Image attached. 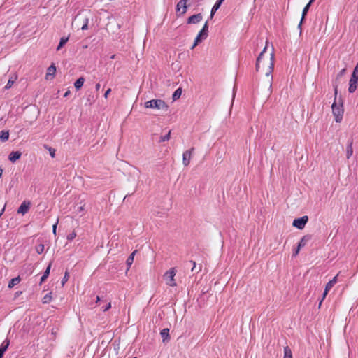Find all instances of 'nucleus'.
I'll list each match as a JSON object with an SVG mask.
<instances>
[{"label":"nucleus","mask_w":358,"mask_h":358,"mask_svg":"<svg viewBox=\"0 0 358 358\" xmlns=\"http://www.w3.org/2000/svg\"><path fill=\"white\" fill-rule=\"evenodd\" d=\"M110 92H111V89H110V88H109V89H108V90H106V92H105V94H104V98H105V99H107V98H108V94H110Z\"/></svg>","instance_id":"43"},{"label":"nucleus","mask_w":358,"mask_h":358,"mask_svg":"<svg viewBox=\"0 0 358 358\" xmlns=\"http://www.w3.org/2000/svg\"><path fill=\"white\" fill-rule=\"evenodd\" d=\"M194 152V148H192L189 150H187L183 152L182 164L185 166H188L189 165Z\"/></svg>","instance_id":"5"},{"label":"nucleus","mask_w":358,"mask_h":358,"mask_svg":"<svg viewBox=\"0 0 358 358\" xmlns=\"http://www.w3.org/2000/svg\"><path fill=\"white\" fill-rule=\"evenodd\" d=\"M337 277H338V275H336L335 277L333 278L332 280H331L329 282H327V284L325 286V288L327 290H330L334 286V285L337 282Z\"/></svg>","instance_id":"20"},{"label":"nucleus","mask_w":358,"mask_h":358,"mask_svg":"<svg viewBox=\"0 0 358 358\" xmlns=\"http://www.w3.org/2000/svg\"><path fill=\"white\" fill-rule=\"evenodd\" d=\"M352 73L358 77V63L357 64Z\"/></svg>","instance_id":"39"},{"label":"nucleus","mask_w":358,"mask_h":358,"mask_svg":"<svg viewBox=\"0 0 358 358\" xmlns=\"http://www.w3.org/2000/svg\"><path fill=\"white\" fill-rule=\"evenodd\" d=\"M301 249V248H299V245H298L296 249L295 250V251L293 252V256L296 257L299 254Z\"/></svg>","instance_id":"38"},{"label":"nucleus","mask_w":358,"mask_h":358,"mask_svg":"<svg viewBox=\"0 0 358 358\" xmlns=\"http://www.w3.org/2000/svg\"><path fill=\"white\" fill-rule=\"evenodd\" d=\"M203 17L201 13H198L194 15L190 16L187 20L188 24H197L200 21H201Z\"/></svg>","instance_id":"11"},{"label":"nucleus","mask_w":358,"mask_h":358,"mask_svg":"<svg viewBox=\"0 0 358 358\" xmlns=\"http://www.w3.org/2000/svg\"><path fill=\"white\" fill-rule=\"evenodd\" d=\"M191 263L193 264V267L192 268V271H194L196 268V262L194 261H191Z\"/></svg>","instance_id":"45"},{"label":"nucleus","mask_w":358,"mask_h":358,"mask_svg":"<svg viewBox=\"0 0 358 358\" xmlns=\"http://www.w3.org/2000/svg\"><path fill=\"white\" fill-rule=\"evenodd\" d=\"M45 282V272L42 274L40 279V285Z\"/></svg>","instance_id":"42"},{"label":"nucleus","mask_w":358,"mask_h":358,"mask_svg":"<svg viewBox=\"0 0 358 358\" xmlns=\"http://www.w3.org/2000/svg\"><path fill=\"white\" fill-rule=\"evenodd\" d=\"M284 356L283 358H293L292 352L289 346L284 347Z\"/></svg>","instance_id":"18"},{"label":"nucleus","mask_w":358,"mask_h":358,"mask_svg":"<svg viewBox=\"0 0 358 358\" xmlns=\"http://www.w3.org/2000/svg\"><path fill=\"white\" fill-rule=\"evenodd\" d=\"M187 0H181L180 1L176 6L177 12L181 11V14H185L187 11V6H186Z\"/></svg>","instance_id":"10"},{"label":"nucleus","mask_w":358,"mask_h":358,"mask_svg":"<svg viewBox=\"0 0 358 358\" xmlns=\"http://www.w3.org/2000/svg\"><path fill=\"white\" fill-rule=\"evenodd\" d=\"M70 93H71L70 90L66 91V92L64 93V97L68 96L70 94Z\"/></svg>","instance_id":"46"},{"label":"nucleus","mask_w":358,"mask_h":358,"mask_svg":"<svg viewBox=\"0 0 358 358\" xmlns=\"http://www.w3.org/2000/svg\"><path fill=\"white\" fill-rule=\"evenodd\" d=\"M30 206L29 201H24L18 208L17 213L22 215L26 214L29 211Z\"/></svg>","instance_id":"8"},{"label":"nucleus","mask_w":358,"mask_h":358,"mask_svg":"<svg viewBox=\"0 0 358 358\" xmlns=\"http://www.w3.org/2000/svg\"><path fill=\"white\" fill-rule=\"evenodd\" d=\"M20 282V276L15 277L9 281L8 287V288H13L14 286L17 285Z\"/></svg>","instance_id":"19"},{"label":"nucleus","mask_w":358,"mask_h":358,"mask_svg":"<svg viewBox=\"0 0 358 358\" xmlns=\"http://www.w3.org/2000/svg\"><path fill=\"white\" fill-rule=\"evenodd\" d=\"M19 296V293L18 292L15 293V296Z\"/></svg>","instance_id":"57"},{"label":"nucleus","mask_w":358,"mask_h":358,"mask_svg":"<svg viewBox=\"0 0 358 358\" xmlns=\"http://www.w3.org/2000/svg\"><path fill=\"white\" fill-rule=\"evenodd\" d=\"M353 153V149H352V143L351 142L350 144L347 148V157L350 158Z\"/></svg>","instance_id":"27"},{"label":"nucleus","mask_w":358,"mask_h":358,"mask_svg":"<svg viewBox=\"0 0 358 358\" xmlns=\"http://www.w3.org/2000/svg\"><path fill=\"white\" fill-rule=\"evenodd\" d=\"M329 291V290H327L326 288L324 289V293H323V294H322V299H321V301H320V303H319V307H320V306H321V304H322V303L323 300H324V299H325V297L327 296V294H328Z\"/></svg>","instance_id":"34"},{"label":"nucleus","mask_w":358,"mask_h":358,"mask_svg":"<svg viewBox=\"0 0 358 358\" xmlns=\"http://www.w3.org/2000/svg\"><path fill=\"white\" fill-rule=\"evenodd\" d=\"M268 42H266V45L263 50L259 54L257 59L256 62V70L265 75L266 77H270V80H272V72L274 68V50L272 47L271 51L267 52V48Z\"/></svg>","instance_id":"1"},{"label":"nucleus","mask_w":358,"mask_h":358,"mask_svg":"<svg viewBox=\"0 0 358 358\" xmlns=\"http://www.w3.org/2000/svg\"><path fill=\"white\" fill-rule=\"evenodd\" d=\"M357 82L358 77L352 73L349 81L348 92L350 93H353L356 90Z\"/></svg>","instance_id":"7"},{"label":"nucleus","mask_w":358,"mask_h":358,"mask_svg":"<svg viewBox=\"0 0 358 358\" xmlns=\"http://www.w3.org/2000/svg\"><path fill=\"white\" fill-rule=\"evenodd\" d=\"M224 1V0H217L216 3H219V5H220V6H221L222 3Z\"/></svg>","instance_id":"50"},{"label":"nucleus","mask_w":358,"mask_h":358,"mask_svg":"<svg viewBox=\"0 0 358 358\" xmlns=\"http://www.w3.org/2000/svg\"><path fill=\"white\" fill-rule=\"evenodd\" d=\"M45 249V245L43 241H40L36 245V250L38 254H41Z\"/></svg>","instance_id":"24"},{"label":"nucleus","mask_w":358,"mask_h":358,"mask_svg":"<svg viewBox=\"0 0 358 358\" xmlns=\"http://www.w3.org/2000/svg\"><path fill=\"white\" fill-rule=\"evenodd\" d=\"M69 278V273L67 271H66L64 276L62 280V286L64 285V284L68 281Z\"/></svg>","instance_id":"31"},{"label":"nucleus","mask_w":358,"mask_h":358,"mask_svg":"<svg viewBox=\"0 0 358 358\" xmlns=\"http://www.w3.org/2000/svg\"><path fill=\"white\" fill-rule=\"evenodd\" d=\"M176 274V270L175 268H171L168 271H166L163 278L166 282V284L170 287H176L177 285L175 276Z\"/></svg>","instance_id":"3"},{"label":"nucleus","mask_w":358,"mask_h":358,"mask_svg":"<svg viewBox=\"0 0 358 358\" xmlns=\"http://www.w3.org/2000/svg\"><path fill=\"white\" fill-rule=\"evenodd\" d=\"M310 3H308L307 5L304 7L303 10V12H302V17H301V20L299 24V27H301V24L305 18V16L307 14V12L309 10V8L310 6Z\"/></svg>","instance_id":"16"},{"label":"nucleus","mask_w":358,"mask_h":358,"mask_svg":"<svg viewBox=\"0 0 358 358\" xmlns=\"http://www.w3.org/2000/svg\"><path fill=\"white\" fill-rule=\"evenodd\" d=\"M201 38H203V37L201 36L199 34L197 35V36L196 37V38L194 40V44L192 45L191 49H194L199 44V43L201 42Z\"/></svg>","instance_id":"29"},{"label":"nucleus","mask_w":358,"mask_h":358,"mask_svg":"<svg viewBox=\"0 0 358 358\" xmlns=\"http://www.w3.org/2000/svg\"><path fill=\"white\" fill-rule=\"evenodd\" d=\"M57 330H58L57 329H52V334H54V335H55V334L57 333Z\"/></svg>","instance_id":"49"},{"label":"nucleus","mask_w":358,"mask_h":358,"mask_svg":"<svg viewBox=\"0 0 358 358\" xmlns=\"http://www.w3.org/2000/svg\"><path fill=\"white\" fill-rule=\"evenodd\" d=\"M100 87H101L100 83H96V90L99 91V89H100Z\"/></svg>","instance_id":"47"},{"label":"nucleus","mask_w":358,"mask_h":358,"mask_svg":"<svg viewBox=\"0 0 358 358\" xmlns=\"http://www.w3.org/2000/svg\"><path fill=\"white\" fill-rule=\"evenodd\" d=\"M335 94H337V87H335Z\"/></svg>","instance_id":"54"},{"label":"nucleus","mask_w":358,"mask_h":358,"mask_svg":"<svg viewBox=\"0 0 358 358\" xmlns=\"http://www.w3.org/2000/svg\"><path fill=\"white\" fill-rule=\"evenodd\" d=\"M111 308V303L108 302L106 306L102 307L103 311L106 312Z\"/></svg>","instance_id":"35"},{"label":"nucleus","mask_w":358,"mask_h":358,"mask_svg":"<svg viewBox=\"0 0 358 358\" xmlns=\"http://www.w3.org/2000/svg\"><path fill=\"white\" fill-rule=\"evenodd\" d=\"M208 29V22H206L204 26L203 27L202 29L199 31L198 34L202 36L203 38H206L207 37Z\"/></svg>","instance_id":"22"},{"label":"nucleus","mask_w":358,"mask_h":358,"mask_svg":"<svg viewBox=\"0 0 358 358\" xmlns=\"http://www.w3.org/2000/svg\"><path fill=\"white\" fill-rule=\"evenodd\" d=\"M48 151H49V152H50V156H51L52 158H54V157H55V152H56L55 149L52 148H48Z\"/></svg>","instance_id":"36"},{"label":"nucleus","mask_w":358,"mask_h":358,"mask_svg":"<svg viewBox=\"0 0 358 358\" xmlns=\"http://www.w3.org/2000/svg\"><path fill=\"white\" fill-rule=\"evenodd\" d=\"M169 329H164L161 331V336L163 338V341H164L166 339H167L169 338Z\"/></svg>","instance_id":"26"},{"label":"nucleus","mask_w":358,"mask_h":358,"mask_svg":"<svg viewBox=\"0 0 358 358\" xmlns=\"http://www.w3.org/2000/svg\"><path fill=\"white\" fill-rule=\"evenodd\" d=\"M78 210L79 212H81V211L84 210V206H82L79 207V208H78Z\"/></svg>","instance_id":"48"},{"label":"nucleus","mask_w":358,"mask_h":358,"mask_svg":"<svg viewBox=\"0 0 358 358\" xmlns=\"http://www.w3.org/2000/svg\"><path fill=\"white\" fill-rule=\"evenodd\" d=\"M145 108L163 110L166 111L169 108L168 105L162 99H152L145 103Z\"/></svg>","instance_id":"2"},{"label":"nucleus","mask_w":358,"mask_h":358,"mask_svg":"<svg viewBox=\"0 0 358 358\" xmlns=\"http://www.w3.org/2000/svg\"><path fill=\"white\" fill-rule=\"evenodd\" d=\"M201 271V267L200 266L199 269L197 271V273L200 272Z\"/></svg>","instance_id":"55"},{"label":"nucleus","mask_w":358,"mask_h":358,"mask_svg":"<svg viewBox=\"0 0 358 358\" xmlns=\"http://www.w3.org/2000/svg\"><path fill=\"white\" fill-rule=\"evenodd\" d=\"M22 152L20 151H12L8 155V159L12 162H15L20 158Z\"/></svg>","instance_id":"12"},{"label":"nucleus","mask_w":358,"mask_h":358,"mask_svg":"<svg viewBox=\"0 0 358 358\" xmlns=\"http://www.w3.org/2000/svg\"><path fill=\"white\" fill-rule=\"evenodd\" d=\"M99 301H100V298L99 296H96V303H97Z\"/></svg>","instance_id":"51"},{"label":"nucleus","mask_w":358,"mask_h":358,"mask_svg":"<svg viewBox=\"0 0 358 358\" xmlns=\"http://www.w3.org/2000/svg\"><path fill=\"white\" fill-rule=\"evenodd\" d=\"M76 236V234L75 232H73V233H71V234L68 236V239H69V240H72V239H73Z\"/></svg>","instance_id":"40"},{"label":"nucleus","mask_w":358,"mask_h":358,"mask_svg":"<svg viewBox=\"0 0 358 358\" xmlns=\"http://www.w3.org/2000/svg\"><path fill=\"white\" fill-rule=\"evenodd\" d=\"M88 23H89V19L85 18L84 24L82 26L81 29L82 30H87L88 29Z\"/></svg>","instance_id":"33"},{"label":"nucleus","mask_w":358,"mask_h":358,"mask_svg":"<svg viewBox=\"0 0 358 358\" xmlns=\"http://www.w3.org/2000/svg\"><path fill=\"white\" fill-rule=\"evenodd\" d=\"M10 345V340L6 338L0 345V358H3L4 353L8 348Z\"/></svg>","instance_id":"9"},{"label":"nucleus","mask_w":358,"mask_h":358,"mask_svg":"<svg viewBox=\"0 0 358 358\" xmlns=\"http://www.w3.org/2000/svg\"><path fill=\"white\" fill-rule=\"evenodd\" d=\"M182 88H178L173 94L172 99L173 101L178 99L182 94Z\"/></svg>","instance_id":"23"},{"label":"nucleus","mask_w":358,"mask_h":358,"mask_svg":"<svg viewBox=\"0 0 358 358\" xmlns=\"http://www.w3.org/2000/svg\"><path fill=\"white\" fill-rule=\"evenodd\" d=\"M311 235L309 234L303 236L298 244L299 248H303L307 244V243L311 239Z\"/></svg>","instance_id":"13"},{"label":"nucleus","mask_w":358,"mask_h":358,"mask_svg":"<svg viewBox=\"0 0 358 358\" xmlns=\"http://www.w3.org/2000/svg\"><path fill=\"white\" fill-rule=\"evenodd\" d=\"M50 267H51V264H49L48 266V267H46V278H48V276L50 273Z\"/></svg>","instance_id":"44"},{"label":"nucleus","mask_w":358,"mask_h":358,"mask_svg":"<svg viewBox=\"0 0 358 358\" xmlns=\"http://www.w3.org/2000/svg\"><path fill=\"white\" fill-rule=\"evenodd\" d=\"M15 80H16V77L14 79L13 78H10L8 80L6 85L5 86V89H6V90L10 89L12 87V85H13V83H15Z\"/></svg>","instance_id":"28"},{"label":"nucleus","mask_w":358,"mask_h":358,"mask_svg":"<svg viewBox=\"0 0 358 358\" xmlns=\"http://www.w3.org/2000/svg\"><path fill=\"white\" fill-rule=\"evenodd\" d=\"M84 82H85V78H83V77H80L79 78L75 83H74V86H75V88L77 90H79L83 85L84 84Z\"/></svg>","instance_id":"17"},{"label":"nucleus","mask_w":358,"mask_h":358,"mask_svg":"<svg viewBox=\"0 0 358 358\" xmlns=\"http://www.w3.org/2000/svg\"><path fill=\"white\" fill-rule=\"evenodd\" d=\"M69 37H62L59 43L57 48V50H59L68 41Z\"/></svg>","instance_id":"25"},{"label":"nucleus","mask_w":358,"mask_h":358,"mask_svg":"<svg viewBox=\"0 0 358 358\" xmlns=\"http://www.w3.org/2000/svg\"><path fill=\"white\" fill-rule=\"evenodd\" d=\"M57 225V222L54 223L52 225V231L55 235L56 234Z\"/></svg>","instance_id":"41"},{"label":"nucleus","mask_w":358,"mask_h":358,"mask_svg":"<svg viewBox=\"0 0 358 358\" xmlns=\"http://www.w3.org/2000/svg\"><path fill=\"white\" fill-rule=\"evenodd\" d=\"M308 220V216L305 215L300 218L295 219L292 225L299 229H303Z\"/></svg>","instance_id":"6"},{"label":"nucleus","mask_w":358,"mask_h":358,"mask_svg":"<svg viewBox=\"0 0 358 358\" xmlns=\"http://www.w3.org/2000/svg\"><path fill=\"white\" fill-rule=\"evenodd\" d=\"M9 138V131H0V139L2 142H5L8 141Z\"/></svg>","instance_id":"21"},{"label":"nucleus","mask_w":358,"mask_h":358,"mask_svg":"<svg viewBox=\"0 0 358 358\" xmlns=\"http://www.w3.org/2000/svg\"><path fill=\"white\" fill-rule=\"evenodd\" d=\"M314 1H315V0H310L308 3H310V4H312V3H313Z\"/></svg>","instance_id":"53"},{"label":"nucleus","mask_w":358,"mask_h":358,"mask_svg":"<svg viewBox=\"0 0 358 358\" xmlns=\"http://www.w3.org/2000/svg\"><path fill=\"white\" fill-rule=\"evenodd\" d=\"M345 71V69H343L341 73H344Z\"/></svg>","instance_id":"56"},{"label":"nucleus","mask_w":358,"mask_h":358,"mask_svg":"<svg viewBox=\"0 0 358 358\" xmlns=\"http://www.w3.org/2000/svg\"><path fill=\"white\" fill-rule=\"evenodd\" d=\"M41 301H42V303H45V297H43V298L41 299Z\"/></svg>","instance_id":"52"},{"label":"nucleus","mask_w":358,"mask_h":358,"mask_svg":"<svg viewBox=\"0 0 358 358\" xmlns=\"http://www.w3.org/2000/svg\"><path fill=\"white\" fill-rule=\"evenodd\" d=\"M220 7V5H219V3H215V5L213 6V7L212 8V10H211V13H210V16L211 17H213L215 13L217 11V10Z\"/></svg>","instance_id":"30"},{"label":"nucleus","mask_w":358,"mask_h":358,"mask_svg":"<svg viewBox=\"0 0 358 358\" xmlns=\"http://www.w3.org/2000/svg\"><path fill=\"white\" fill-rule=\"evenodd\" d=\"M332 112L334 115L335 116V121L336 122H340L342 120L343 115V108L342 105H337L336 102H334L332 106Z\"/></svg>","instance_id":"4"},{"label":"nucleus","mask_w":358,"mask_h":358,"mask_svg":"<svg viewBox=\"0 0 358 358\" xmlns=\"http://www.w3.org/2000/svg\"><path fill=\"white\" fill-rule=\"evenodd\" d=\"M134 358H137V357H134Z\"/></svg>","instance_id":"58"},{"label":"nucleus","mask_w":358,"mask_h":358,"mask_svg":"<svg viewBox=\"0 0 358 358\" xmlns=\"http://www.w3.org/2000/svg\"><path fill=\"white\" fill-rule=\"evenodd\" d=\"M55 72H56V66H55L54 64H52L47 69V71H46V79L48 78V76H54Z\"/></svg>","instance_id":"15"},{"label":"nucleus","mask_w":358,"mask_h":358,"mask_svg":"<svg viewBox=\"0 0 358 358\" xmlns=\"http://www.w3.org/2000/svg\"><path fill=\"white\" fill-rule=\"evenodd\" d=\"M171 138V131H169L168 132V134L166 135H165L164 136H162L161 137V141L164 142V141H169Z\"/></svg>","instance_id":"32"},{"label":"nucleus","mask_w":358,"mask_h":358,"mask_svg":"<svg viewBox=\"0 0 358 358\" xmlns=\"http://www.w3.org/2000/svg\"><path fill=\"white\" fill-rule=\"evenodd\" d=\"M136 252H137V250L133 251L131 252V254L127 258V259L126 261V264H127V265L128 266L127 270H129L130 268L131 264H133V262H134V256H135Z\"/></svg>","instance_id":"14"},{"label":"nucleus","mask_w":358,"mask_h":358,"mask_svg":"<svg viewBox=\"0 0 358 358\" xmlns=\"http://www.w3.org/2000/svg\"><path fill=\"white\" fill-rule=\"evenodd\" d=\"M46 303L50 302L52 299V292H50L48 294H46Z\"/></svg>","instance_id":"37"}]
</instances>
